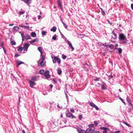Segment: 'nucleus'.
<instances>
[{
	"label": "nucleus",
	"instance_id": "nucleus-1",
	"mask_svg": "<svg viewBox=\"0 0 133 133\" xmlns=\"http://www.w3.org/2000/svg\"><path fill=\"white\" fill-rule=\"evenodd\" d=\"M41 57L42 58L38 62V63L39 66L43 67L45 65V63L43 61L45 59V57L44 55H43Z\"/></svg>",
	"mask_w": 133,
	"mask_h": 133
},
{
	"label": "nucleus",
	"instance_id": "nucleus-2",
	"mask_svg": "<svg viewBox=\"0 0 133 133\" xmlns=\"http://www.w3.org/2000/svg\"><path fill=\"white\" fill-rule=\"evenodd\" d=\"M119 39L122 41V43H126L127 41L125 36L122 33L119 35Z\"/></svg>",
	"mask_w": 133,
	"mask_h": 133
},
{
	"label": "nucleus",
	"instance_id": "nucleus-3",
	"mask_svg": "<svg viewBox=\"0 0 133 133\" xmlns=\"http://www.w3.org/2000/svg\"><path fill=\"white\" fill-rule=\"evenodd\" d=\"M89 127V128L85 131V133H92L94 131L95 128L93 124L90 125Z\"/></svg>",
	"mask_w": 133,
	"mask_h": 133
},
{
	"label": "nucleus",
	"instance_id": "nucleus-4",
	"mask_svg": "<svg viewBox=\"0 0 133 133\" xmlns=\"http://www.w3.org/2000/svg\"><path fill=\"white\" fill-rule=\"evenodd\" d=\"M29 46V44L28 43H26L24 44V46L23 48L24 51L26 52L27 51L28 49Z\"/></svg>",
	"mask_w": 133,
	"mask_h": 133
},
{
	"label": "nucleus",
	"instance_id": "nucleus-5",
	"mask_svg": "<svg viewBox=\"0 0 133 133\" xmlns=\"http://www.w3.org/2000/svg\"><path fill=\"white\" fill-rule=\"evenodd\" d=\"M90 105L92 107L95 108L96 110H99L98 107L93 103L90 102Z\"/></svg>",
	"mask_w": 133,
	"mask_h": 133
},
{
	"label": "nucleus",
	"instance_id": "nucleus-6",
	"mask_svg": "<svg viewBox=\"0 0 133 133\" xmlns=\"http://www.w3.org/2000/svg\"><path fill=\"white\" fill-rule=\"evenodd\" d=\"M16 63H17V65L16 66L17 68L21 64H24V62H22L19 59H18Z\"/></svg>",
	"mask_w": 133,
	"mask_h": 133
},
{
	"label": "nucleus",
	"instance_id": "nucleus-7",
	"mask_svg": "<svg viewBox=\"0 0 133 133\" xmlns=\"http://www.w3.org/2000/svg\"><path fill=\"white\" fill-rule=\"evenodd\" d=\"M67 43L69 45V47H70L72 49V51H73L74 50V48L72 46L71 42L69 41L67 42Z\"/></svg>",
	"mask_w": 133,
	"mask_h": 133
},
{
	"label": "nucleus",
	"instance_id": "nucleus-8",
	"mask_svg": "<svg viewBox=\"0 0 133 133\" xmlns=\"http://www.w3.org/2000/svg\"><path fill=\"white\" fill-rule=\"evenodd\" d=\"M28 81L29 83L30 86L32 88H33V85L35 83L34 82L32 81L31 80H28Z\"/></svg>",
	"mask_w": 133,
	"mask_h": 133
},
{
	"label": "nucleus",
	"instance_id": "nucleus-9",
	"mask_svg": "<svg viewBox=\"0 0 133 133\" xmlns=\"http://www.w3.org/2000/svg\"><path fill=\"white\" fill-rule=\"evenodd\" d=\"M76 129L79 133H85V131L84 130L81 129L78 127Z\"/></svg>",
	"mask_w": 133,
	"mask_h": 133
},
{
	"label": "nucleus",
	"instance_id": "nucleus-10",
	"mask_svg": "<svg viewBox=\"0 0 133 133\" xmlns=\"http://www.w3.org/2000/svg\"><path fill=\"white\" fill-rule=\"evenodd\" d=\"M66 115L67 117L72 118L74 117V115L71 113L70 112L66 114Z\"/></svg>",
	"mask_w": 133,
	"mask_h": 133
},
{
	"label": "nucleus",
	"instance_id": "nucleus-11",
	"mask_svg": "<svg viewBox=\"0 0 133 133\" xmlns=\"http://www.w3.org/2000/svg\"><path fill=\"white\" fill-rule=\"evenodd\" d=\"M38 51L40 52L41 56H42L43 55H42V54L43 53L42 50H43V49L42 47H39L38 48Z\"/></svg>",
	"mask_w": 133,
	"mask_h": 133
},
{
	"label": "nucleus",
	"instance_id": "nucleus-12",
	"mask_svg": "<svg viewBox=\"0 0 133 133\" xmlns=\"http://www.w3.org/2000/svg\"><path fill=\"white\" fill-rule=\"evenodd\" d=\"M57 58L58 57L56 56H54V57H52L53 62L54 63H55L56 62Z\"/></svg>",
	"mask_w": 133,
	"mask_h": 133
},
{
	"label": "nucleus",
	"instance_id": "nucleus-13",
	"mask_svg": "<svg viewBox=\"0 0 133 133\" xmlns=\"http://www.w3.org/2000/svg\"><path fill=\"white\" fill-rule=\"evenodd\" d=\"M127 100L129 104L131 106L132 108H133V105L131 102V100L129 98L127 97Z\"/></svg>",
	"mask_w": 133,
	"mask_h": 133
},
{
	"label": "nucleus",
	"instance_id": "nucleus-14",
	"mask_svg": "<svg viewBox=\"0 0 133 133\" xmlns=\"http://www.w3.org/2000/svg\"><path fill=\"white\" fill-rule=\"evenodd\" d=\"M57 4L58 5V6L61 8V10H62L63 8L62 6V3L61 2V0L58 1H57Z\"/></svg>",
	"mask_w": 133,
	"mask_h": 133
},
{
	"label": "nucleus",
	"instance_id": "nucleus-15",
	"mask_svg": "<svg viewBox=\"0 0 133 133\" xmlns=\"http://www.w3.org/2000/svg\"><path fill=\"white\" fill-rule=\"evenodd\" d=\"M31 0H24L23 2L28 4L31 3Z\"/></svg>",
	"mask_w": 133,
	"mask_h": 133
},
{
	"label": "nucleus",
	"instance_id": "nucleus-16",
	"mask_svg": "<svg viewBox=\"0 0 133 133\" xmlns=\"http://www.w3.org/2000/svg\"><path fill=\"white\" fill-rule=\"evenodd\" d=\"M23 50V48L22 47L20 46H19L18 47L17 50L18 51H19L20 52H22Z\"/></svg>",
	"mask_w": 133,
	"mask_h": 133
},
{
	"label": "nucleus",
	"instance_id": "nucleus-17",
	"mask_svg": "<svg viewBox=\"0 0 133 133\" xmlns=\"http://www.w3.org/2000/svg\"><path fill=\"white\" fill-rule=\"evenodd\" d=\"M19 29V28L17 26H15L13 27V29L14 31H18Z\"/></svg>",
	"mask_w": 133,
	"mask_h": 133
},
{
	"label": "nucleus",
	"instance_id": "nucleus-18",
	"mask_svg": "<svg viewBox=\"0 0 133 133\" xmlns=\"http://www.w3.org/2000/svg\"><path fill=\"white\" fill-rule=\"evenodd\" d=\"M57 28L56 26H54L53 28L51 29L50 30L51 31H53L54 32H55L56 31Z\"/></svg>",
	"mask_w": 133,
	"mask_h": 133
},
{
	"label": "nucleus",
	"instance_id": "nucleus-19",
	"mask_svg": "<svg viewBox=\"0 0 133 133\" xmlns=\"http://www.w3.org/2000/svg\"><path fill=\"white\" fill-rule=\"evenodd\" d=\"M10 42L12 45H15L16 44V42L12 40L11 39Z\"/></svg>",
	"mask_w": 133,
	"mask_h": 133
},
{
	"label": "nucleus",
	"instance_id": "nucleus-20",
	"mask_svg": "<svg viewBox=\"0 0 133 133\" xmlns=\"http://www.w3.org/2000/svg\"><path fill=\"white\" fill-rule=\"evenodd\" d=\"M25 38L26 40H28L29 39H30L31 37L29 36V35H26L24 37Z\"/></svg>",
	"mask_w": 133,
	"mask_h": 133
},
{
	"label": "nucleus",
	"instance_id": "nucleus-21",
	"mask_svg": "<svg viewBox=\"0 0 133 133\" xmlns=\"http://www.w3.org/2000/svg\"><path fill=\"white\" fill-rule=\"evenodd\" d=\"M39 73L40 74H44V70L43 69H42L40 70L39 71Z\"/></svg>",
	"mask_w": 133,
	"mask_h": 133
},
{
	"label": "nucleus",
	"instance_id": "nucleus-22",
	"mask_svg": "<svg viewBox=\"0 0 133 133\" xmlns=\"http://www.w3.org/2000/svg\"><path fill=\"white\" fill-rule=\"evenodd\" d=\"M32 81L34 82L37 80V79L36 77H31Z\"/></svg>",
	"mask_w": 133,
	"mask_h": 133
},
{
	"label": "nucleus",
	"instance_id": "nucleus-23",
	"mask_svg": "<svg viewBox=\"0 0 133 133\" xmlns=\"http://www.w3.org/2000/svg\"><path fill=\"white\" fill-rule=\"evenodd\" d=\"M31 35L33 37H35L36 36V34L35 32H32L31 33Z\"/></svg>",
	"mask_w": 133,
	"mask_h": 133
},
{
	"label": "nucleus",
	"instance_id": "nucleus-24",
	"mask_svg": "<svg viewBox=\"0 0 133 133\" xmlns=\"http://www.w3.org/2000/svg\"><path fill=\"white\" fill-rule=\"evenodd\" d=\"M94 80L95 81H100L101 82H102L103 83V82L102 81L100 80V78H96V79H95Z\"/></svg>",
	"mask_w": 133,
	"mask_h": 133
},
{
	"label": "nucleus",
	"instance_id": "nucleus-25",
	"mask_svg": "<svg viewBox=\"0 0 133 133\" xmlns=\"http://www.w3.org/2000/svg\"><path fill=\"white\" fill-rule=\"evenodd\" d=\"M108 46V47L111 49H113L114 47V45L112 44H109Z\"/></svg>",
	"mask_w": 133,
	"mask_h": 133
},
{
	"label": "nucleus",
	"instance_id": "nucleus-26",
	"mask_svg": "<svg viewBox=\"0 0 133 133\" xmlns=\"http://www.w3.org/2000/svg\"><path fill=\"white\" fill-rule=\"evenodd\" d=\"M45 77L47 78H49L50 77V76L49 74H44Z\"/></svg>",
	"mask_w": 133,
	"mask_h": 133
},
{
	"label": "nucleus",
	"instance_id": "nucleus-27",
	"mask_svg": "<svg viewBox=\"0 0 133 133\" xmlns=\"http://www.w3.org/2000/svg\"><path fill=\"white\" fill-rule=\"evenodd\" d=\"M112 33L113 34V35L114 36V38L115 39L117 38V35L114 32L112 31Z\"/></svg>",
	"mask_w": 133,
	"mask_h": 133
},
{
	"label": "nucleus",
	"instance_id": "nucleus-28",
	"mask_svg": "<svg viewBox=\"0 0 133 133\" xmlns=\"http://www.w3.org/2000/svg\"><path fill=\"white\" fill-rule=\"evenodd\" d=\"M57 36L56 34H55L52 37V39L54 40H55L56 39Z\"/></svg>",
	"mask_w": 133,
	"mask_h": 133
},
{
	"label": "nucleus",
	"instance_id": "nucleus-29",
	"mask_svg": "<svg viewBox=\"0 0 133 133\" xmlns=\"http://www.w3.org/2000/svg\"><path fill=\"white\" fill-rule=\"evenodd\" d=\"M118 52L119 54H121L122 53V50L121 48H119L118 50Z\"/></svg>",
	"mask_w": 133,
	"mask_h": 133
},
{
	"label": "nucleus",
	"instance_id": "nucleus-30",
	"mask_svg": "<svg viewBox=\"0 0 133 133\" xmlns=\"http://www.w3.org/2000/svg\"><path fill=\"white\" fill-rule=\"evenodd\" d=\"M57 61V63L59 64H60L61 63V59L59 58L58 57Z\"/></svg>",
	"mask_w": 133,
	"mask_h": 133
},
{
	"label": "nucleus",
	"instance_id": "nucleus-31",
	"mask_svg": "<svg viewBox=\"0 0 133 133\" xmlns=\"http://www.w3.org/2000/svg\"><path fill=\"white\" fill-rule=\"evenodd\" d=\"M64 93H65V96H66V99H67V101H68V100H69L68 96L67 93H66V92H65V91H64Z\"/></svg>",
	"mask_w": 133,
	"mask_h": 133
},
{
	"label": "nucleus",
	"instance_id": "nucleus-32",
	"mask_svg": "<svg viewBox=\"0 0 133 133\" xmlns=\"http://www.w3.org/2000/svg\"><path fill=\"white\" fill-rule=\"evenodd\" d=\"M62 73V71L60 69H59L58 71V74L60 75Z\"/></svg>",
	"mask_w": 133,
	"mask_h": 133
},
{
	"label": "nucleus",
	"instance_id": "nucleus-33",
	"mask_svg": "<svg viewBox=\"0 0 133 133\" xmlns=\"http://www.w3.org/2000/svg\"><path fill=\"white\" fill-rule=\"evenodd\" d=\"M25 12L24 11H21L19 12V14L20 15H21L23 14L24 13H25Z\"/></svg>",
	"mask_w": 133,
	"mask_h": 133
},
{
	"label": "nucleus",
	"instance_id": "nucleus-34",
	"mask_svg": "<svg viewBox=\"0 0 133 133\" xmlns=\"http://www.w3.org/2000/svg\"><path fill=\"white\" fill-rule=\"evenodd\" d=\"M57 107L58 108H60V109H62V105H60L58 104L57 105Z\"/></svg>",
	"mask_w": 133,
	"mask_h": 133
},
{
	"label": "nucleus",
	"instance_id": "nucleus-35",
	"mask_svg": "<svg viewBox=\"0 0 133 133\" xmlns=\"http://www.w3.org/2000/svg\"><path fill=\"white\" fill-rule=\"evenodd\" d=\"M46 33H47L46 31H43L42 32V34L43 35H46Z\"/></svg>",
	"mask_w": 133,
	"mask_h": 133
},
{
	"label": "nucleus",
	"instance_id": "nucleus-36",
	"mask_svg": "<svg viewBox=\"0 0 133 133\" xmlns=\"http://www.w3.org/2000/svg\"><path fill=\"white\" fill-rule=\"evenodd\" d=\"M62 58L63 59H65L66 58V56L65 55H62Z\"/></svg>",
	"mask_w": 133,
	"mask_h": 133
},
{
	"label": "nucleus",
	"instance_id": "nucleus-37",
	"mask_svg": "<svg viewBox=\"0 0 133 133\" xmlns=\"http://www.w3.org/2000/svg\"><path fill=\"white\" fill-rule=\"evenodd\" d=\"M23 28L25 29H29L30 28L29 26H25L24 25Z\"/></svg>",
	"mask_w": 133,
	"mask_h": 133
},
{
	"label": "nucleus",
	"instance_id": "nucleus-38",
	"mask_svg": "<svg viewBox=\"0 0 133 133\" xmlns=\"http://www.w3.org/2000/svg\"><path fill=\"white\" fill-rule=\"evenodd\" d=\"M104 87L105 85L104 84H102L101 86V88L102 89H105Z\"/></svg>",
	"mask_w": 133,
	"mask_h": 133
},
{
	"label": "nucleus",
	"instance_id": "nucleus-39",
	"mask_svg": "<svg viewBox=\"0 0 133 133\" xmlns=\"http://www.w3.org/2000/svg\"><path fill=\"white\" fill-rule=\"evenodd\" d=\"M49 71L48 70H46L44 72V74H49Z\"/></svg>",
	"mask_w": 133,
	"mask_h": 133
},
{
	"label": "nucleus",
	"instance_id": "nucleus-40",
	"mask_svg": "<svg viewBox=\"0 0 133 133\" xmlns=\"http://www.w3.org/2000/svg\"><path fill=\"white\" fill-rule=\"evenodd\" d=\"M33 40V41H34L35 42H37V43H38V42H39V40L37 38H36V39H34Z\"/></svg>",
	"mask_w": 133,
	"mask_h": 133
},
{
	"label": "nucleus",
	"instance_id": "nucleus-41",
	"mask_svg": "<svg viewBox=\"0 0 133 133\" xmlns=\"http://www.w3.org/2000/svg\"><path fill=\"white\" fill-rule=\"evenodd\" d=\"M124 124H125V125H126L128 126V127H131V126L129 124L127 123L124 122Z\"/></svg>",
	"mask_w": 133,
	"mask_h": 133
},
{
	"label": "nucleus",
	"instance_id": "nucleus-42",
	"mask_svg": "<svg viewBox=\"0 0 133 133\" xmlns=\"http://www.w3.org/2000/svg\"><path fill=\"white\" fill-rule=\"evenodd\" d=\"M19 33L21 34V36L22 37H24V33L23 32H19Z\"/></svg>",
	"mask_w": 133,
	"mask_h": 133
},
{
	"label": "nucleus",
	"instance_id": "nucleus-43",
	"mask_svg": "<svg viewBox=\"0 0 133 133\" xmlns=\"http://www.w3.org/2000/svg\"><path fill=\"white\" fill-rule=\"evenodd\" d=\"M63 38L64 39L65 41H66V43L68 41H69L68 40H67V38H66L65 36L63 37Z\"/></svg>",
	"mask_w": 133,
	"mask_h": 133
},
{
	"label": "nucleus",
	"instance_id": "nucleus-44",
	"mask_svg": "<svg viewBox=\"0 0 133 133\" xmlns=\"http://www.w3.org/2000/svg\"><path fill=\"white\" fill-rule=\"evenodd\" d=\"M101 12H102V14L103 15H105V13L104 11L102 9H101Z\"/></svg>",
	"mask_w": 133,
	"mask_h": 133
},
{
	"label": "nucleus",
	"instance_id": "nucleus-45",
	"mask_svg": "<svg viewBox=\"0 0 133 133\" xmlns=\"http://www.w3.org/2000/svg\"><path fill=\"white\" fill-rule=\"evenodd\" d=\"M82 115H80L78 117V118L80 120L82 119Z\"/></svg>",
	"mask_w": 133,
	"mask_h": 133
},
{
	"label": "nucleus",
	"instance_id": "nucleus-46",
	"mask_svg": "<svg viewBox=\"0 0 133 133\" xmlns=\"http://www.w3.org/2000/svg\"><path fill=\"white\" fill-rule=\"evenodd\" d=\"M94 124L96 126H97L98 125V123L96 121H94Z\"/></svg>",
	"mask_w": 133,
	"mask_h": 133
},
{
	"label": "nucleus",
	"instance_id": "nucleus-47",
	"mask_svg": "<svg viewBox=\"0 0 133 133\" xmlns=\"http://www.w3.org/2000/svg\"><path fill=\"white\" fill-rule=\"evenodd\" d=\"M119 98L121 101L125 105V103L123 101V99L121 97Z\"/></svg>",
	"mask_w": 133,
	"mask_h": 133
},
{
	"label": "nucleus",
	"instance_id": "nucleus-48",
	"mask_svg": "<svg viewBox=\"0 0 133 133\" xmlns=\"http://www.w3.org/2000/svg\"><path fill=\"white\" fill-rule=\"evenodd\" d=\"M101 129H103L104 130H105V129H108V128L104 127H101Z\"/></svg>",
	"mask_w": 133,
	"mask_h": 133
},
{
	"label": "nucleus",
	"instance_id": "nucleus-49",
	"mask_svg": "<svg viewBox=\"0 0 133 133\" xmlns=\"http://www.w3.org/2000/svg\"><path fill=\"white\" fill-rule=\"evenodd\" d=\"M63 25L64 26V27H65V28L66 29L67 27H68V26L67 25H66L65 24H63Z\"/></svg>",
	"mask_w": 133,
	"mask_h": 133
},
{
	"label": "nucleus",
	"instance_id": "nucleus-50",
	"mask_svg": "<svg viewBox=\"0 0 133 133\" xmlns=\"http://www.w3.org/2000/svg\"><path fill=\"white\" fill-rule=\"evenodd\" d=\"M107 129H105L104 130V131H103V133H107Z\"/></svg>",
	"mask_w": 133,
	"mask_h": 133
},
{
	"label": "nucleus",
	"instance_id": "nucleus-51",
	"mask_svg": "<svg viewBox=\"0 0 133 133\" xmlns=\"http://www.w3.org/2000/svg\"><path fill=\"white\" fill-rule=\"evenodd\" d=\"M60 33L61 34V36L63 38V37H64V35L62 34V32L60 31Z\"/></svg>",
	"mask_w": 133,
	"mask_h": 133
},
{
	"label": "nucleus",
	"instance_id": "nucleus-52",
	"mask_svg": "<svg viewBox=\"0 0 133 133\" xmlns=\"http://www.w3.org/2000/svg\"><path fill=\"white\" fill-rule=\"evenodd\" d=\"M79 36H81V37H84V35H81V34L79 35Z\"/></svg>",
	"mask_w": 133,
	"mask_h": 133
},
{
	"label": "nucleus",
	"instance_id": "nucleus-53",
	"mask_svg": "<svg viewBox=\"0 0 133 133\" xmlns=\"http://www.w3.org/2000/svg\"><path fill=\"white\" fill-rule=\"evenodd\" d=\"M29 42L31 43V44H32L33 43H34V42H35L34 41H33V40H32L31 41H30Z\"/></svg>",
	"mask_w": 133,
	"mask_h": 133
},
{
	"label": "nucleus",
	"instance_id": "nucleus-54",
	"mask_svg": "<svg viewBox=\"0 0 133 133\" xmlns=\"http://www.w3.org/2000/svg\"><path fill=\"white\" fill-rule=\"evenodd\" d=\"M107 21L108 22V23L110 24V25H111L112 24L110 23L108 19H107Z\"/></svg>",
	"mask_w": 133,
	"mask_h": 133
},
{
	"label": "nucleus",
	"instance_id": "nucleus-55",
	"mask_svg": "<svg viewBox=\"0 0 133 133\" xmlns=\"http://www.w3.org/2000/svg\"><path fill=\"white\" fill-rule=\"evenodd\" d=\"M70 111H71V112H74V110L73 109H71L70 110Z\"/></svg>",
	"mask_w": 133,
	"mask_h": 133
},
{
	"label": "nucleus",
	"instance_id": "nucleus-56",
	"mask_svg": "<svg viewBox=\"0 0 133 133\" xmlns=\"http://www.w3.org/2000/svg\"><path fill=\"white\" fill-rule=\"evenodd\" d=\"M53 81L55 83L57 82V81L55 79H53Z\"/></svg>",
	"mask_w": 133,
	"mask_h": 133
},
{
	"label": "nucleus",
	"instance_id": "nucleus-57",
	"mask_svg": "<svg viewBox=\"0 0 133 133\" xmlns=\"http://www.w3.org/2000/svg\"><path fill=\"white\" fill-rule=\"evenodd\" d=\"M19 27H21V28H23V25H19Z\"/></svg>",
	"mask_w": 133,
	"mask_h": 133
},
{
	"label": "nucleus",
	"instance_id": "nucleus-58",
	"mask_svg": "<svg viewBox=\"0 0 133 133\" xmlns=\"http://www.w3.org/2000/svg\"><path fill=\"white\" fill-rule=\"evenodd\" d=\"M50 87L51 88H52L53 87V85L51 84H50Z\"/></svg>",
	"mask_w": 133,
	"mask_h": 133
},
{
	"label": "nucleus",
	"instance_id": "nucleus-59",
	"mask_svg": "<svg viewBox=\"0 0 133 133\" xmlns=\"http://www.w3.org/2000/svg\"><path fill=\"white\" fill-rule=\"evenodd\" d=\"M131 8L133 10V4H131Z\"/></svg>",
	"mask_w": 133,
	"mask_h": 133
},
{
	"label": "nucleus",
	"instance_id": "nucleus-60",
	"mask_svg": "<svg viewBox=\"0 0 133 133\" xmlns=\"http://www.w3.org/2000/svg\"><path fill=\"white\" fill-rule=\"evenodd\" d=\"M18 56H19V55L17 54H16L15 55V57H18Z\"/></svg>",
	"mask_w": 133,
	"mask_h": 133
},
{
	"label": "nucleus",
	"instance_id": "nucleus-61",
	"mask_svg": "<svg viewBox=\"0 0 133 133\" xmlns=\"http://www.w3.org/2000/svg\"><path fill=\"white\" fill-rule=\"evenodd\" d=\"M41 16L40 15H39L38 16V19H39L41 18Z\"/></svg>",
	"mask_w": 133,
	"mask_h": 133
},
{
	"label": "nucleus",
	"instance_id": "nucleus-62",
	"mask_svg": "<svg viewBox=\"0 0 133 133\" xmlns=\"http://www.w3.org/2000/svg\"><path fill=\"white\" fill-rule=\"evenodd\" d=\"M14 25V24H9V26H12Z\"/></svg>",
	"mask_w": 133,
	"mask_h": 133
},
{
	"label": "nucleus",
	"instance_id": "nucleus-63",
	"mask_svg": "<svg viewBox=\"0 0 133 133\" xmlns=\"http://www.w3.org/2000/svg\"><path fill=\"white\" fill-rule=\"evenodd\" d=\"M22 132L23 133H25V131L24 130H22Z\"/></svg>",
	"mask_w": 133,
	"mask_h": 133
},
{
	"label": "nucleus",
	"instance_id": "nucleus-64",
	"mask_svg": "<svg viewBox=\"0 0 133 133\" xmlns=\"http://www.w3.org/2000/svg\"><path fill=\"white\" fill-rule=\"evenodd\" d=\"M109 77L111 78L113 77V76L112 75H110V76H109Z\"/></svg>",
	"mask_w": 133,
	"mask_h": 133
}]
</instances>
